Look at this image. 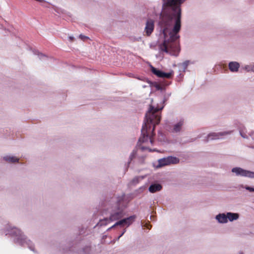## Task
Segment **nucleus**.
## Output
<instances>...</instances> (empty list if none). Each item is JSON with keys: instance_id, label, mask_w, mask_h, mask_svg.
I'll return each instance as SVG.
<instances>
[{"instance_id": "nucleus-14", "label": "nucleus", "mask_w": 254, "mask_h": 254, "mask_svg": "<svg viewBox=\"0 0 254 254\" xmlns=\"http://www.w3.org/2000/svg\"><path fill=\"white\" fill-rule=\"evenodd\" d=\"M146 176H139L134 177L129 182L130 186H135L141 180L145 178Z\"/></svg>"}, {"instance_id": "nucleus-21", "label": "nucleus", "mask_w": 254, "mask_h": 254, "mask_svg": "<svg viewBox=\"0 0 254 254\" xmlns=\"http://www.w3.org/2000/svg\"><path fill=\"white\" fill-rule=\"evenodd\" d=\"M245 188L250 192H254V188L246 186L245 187Z\"/></svg>"}, {"instance_id": "nucleus-6", "label": "nucleus", "mask_w": 254, "mask_h": 254, "mask_svg": "<svg viewBox=\"0 0 254 254\" xmlns=\"http://www.w3.org/2000/svg\"><path fill=\"white\" fill-rule=\"evenodd\" d=\"M136 216L135 215L130 216L128 217L122 219L118 221L114 225L108 229V230L119 226L120 227L127 228L131 225L135 221Z\"/></svg>"}, {"instance_id": "nucleus-4", "label": "nucleus", "mask_w": 254, "mask_h": 254, "mask_svg": "<svg viewBox=\"0 0 254 254\" xmlns=\"http://www.w3.org/2000/svg\"><path fill=\"white\" fill-rule=\"evenodd\" d=\"M179 161L180 160L177 157L170 156L159 159L157 162V164L154 165V166L158 168L172 164H176L179 163Z\"/></svg>"}, {"instance_id": "nucleus-10", "label": "nucleus", "mask_w": 254, "mask_h": 254, "mask_svg": "<svg viewBox=\"0 0 254 254\" xmlns=\"http://www.w3.org/2000/svg\"><path fill=\"white\" fill-rule=\"evenodd\" d=\"M184 125V121L180 120L175 124L173 126L172 131L174 133H177L180 132L183 126Z\"/></svg>"}, {"instance_id": "nucleus-29", "label": "nucleus", "mask_w": 254, "mask_h": 254, "mask_svg": "<svg viewBox=\"0 0 254 254\" xmlns=\"http://www.w3.org/2000/svg\"><path fill=\"white\" fill-rule=\"evenodd\" d=\"M146 227H147V228L148 229H149V228H150L149 226H146Z\"/></svg>"}, {"instance_id": "nucleus-13", "label": "nucleus", "mask_w": 254, "mask_h": 254, "mask_svg": "<svg viewBox=\"0 0 254 254\" xmlns=\"http://www.w3.org/2000/svg\"><path fill=\"white\" fill-rule=\"evenodd\" d=\"M3 160L8 163H17L19 161V158L12 155H6L3 157Z\"/></svg>"}, {"instance_id": "nucleus-15", "label": "nucleus", "mask_w": 254, "mask_h": 254, "mask_svg": "<svg viewBox=\"0 0 254 254\" xmlns=\"http://www.w3.org/2000/svg\"><path fill=\"white\" fill-rule=\"evenodd\" d=\"M240 67V64L236 62H230L229 64V69L232 72H237Z\"/></svg>"}, {"instance_id": "nucleus-3", "label": "nucleus", "mask_w": 254, "mask_h": 254, "mask_svg": "<svg viewBox=\"0 0 254 254\" xmlns=\"http://www.w3.org/2000/svg\"><path fill=\"white\" fill-rule=\"evenodd\" d=\"M4 233L5 235L9 234L13 236L15 243L21 246H27L31 251H34V246L32 243L28 240L17 228L9 226L8 229Z\"/></svg>"}, {"instance_id": "nucleus-7", "label": "nucleus", "mask_w": 254, "mask_h": 254, "mask_svg": "<svg viewBox=\"0 0 254 254\" xmlns=\"http://www.w3.org/2000/svg\"><path fill=\"white\" fill-rule=\"evenodd\" d=\"M232 172L237 176L254 179V172L253 171L247 170L240 167H235L232 169Z\"/></svg>"}, {"instance_id": "nucleus-27", "label": "nucleus", "mask_w": 254, "mask_h": 254, "mask_svg": "<svg viewBox=\"0 0 254 254\" xmlns=\"http://www.w3.org/2000/svg\"><path fill=\"white\" fill-rule=\"evenodd\" d=\"M240 134H241V136L244 138L247 137L246 135L243 134L241 131H240Z\"/></svg>"}, {"instance_id": "nucleus-11", "label": "nucleus", "mask_w": 254, "mask_h": 254, "mask_svg": "<svg viewBox=\"0 0 254 254\" xmlns=\"http://www.w3.org/2000/svg\"><path fill=\"white\" fill-rule=\"evenodd\" d=\"M222 134L221 132H213L208 134L206 137V140L208 141L211 140L219 139L221 137Z\"/></svg>"}, {"instance_id": "nucleus-5", "label": "nucleus", "mask_w": 254, "mask_h": 254, "mask_svg": "<svg viewBox=\"0 0 254 254\" xmlns=\"http://www.w3.org/2000/svg\"><path fill=\"white\" fill-rule=\"evenodd\" d=\"M166 101L165 96H154L151 99V102L149 108L154 109H157L160 112L163 109L164 106V103Z\"/></svg>"}, {"instance_id": "nucleus-1", "label": "nucleus", "mask_w": 254, "mask_h": 254, "mask_svg": "<svg viewBox=\"0 0 254 254\" xmlns=\"http://www.w3.org/2000/svg\"><path fill=\"white\" fill-rule=\"evenodd\" d=\"M161 118V112L149 107L145 114L144 124L141 129V136L139 139L141 150H148L150 152L155 151V149L152 150L149 147L153 144L154 130L155 126L159 124Z\"/></svg>"}, {"instance_id": "nucleus-20", "label": "nucleus", "mask_w": 254, "mask_h": 254, "mask_svg": "<svg viewBox=\"0 0 254 254\" xmlns=\"http://www.w3.org/2000/svg\"><path fill=\"white\" fill-rule=\"evenodd\" d=\"M244 68L246 71L248 72L252 71V64L245 65Z\"/></svg>"}, {"instance_id": "nucleus-12", "label": "nucleus", "mask_w": 254, "mask_h": 254, "mask_svg": "<svg viewBox=\"0 0 254 254\" xmlns=\"http://www.w3.org/2000/svg\"><path fill=\"white\" fill-rule=\"evenodd\" d=\"M162 186L158 183H154L151 184L148 188V190L151 193H154L161 190Z\"/></svg>"}, {"instance_id": "nucleus-23", "label": "nucleus", "mask_w": 254, "mask_h": 254, "mask_svg": "<svg viewBox=\"0 0 254 254\" xmlns=\"http://www.w3.org/2000/svg\"><path fill=\"white\" fill-rule=\"evenodd\" d=\"M156 88L158 90H162V87L159 84H157L156 86Z\"/></svg>"}, {"instance_id": "nucleus-18", "label": "nucleus", "mask_w": 254, "mask_h": 254, "mask_svg": "<svg viewBox=\"0 0 254 254\" xmlns=\"http://www.w3.org/2000/svg\"><path fill=\"white\" fill-rule=\"evenodd\" d=\"M172 75H173V72H168V73H166V72H163L161 77L169 79L172 77Z\"/></svg>"}, {"instance_id": "nucleus-25", "label": "nucleus", "mask_w": 254, "mask_h": 254, "mask_svg": "<svg viewBox=\"0 0 254 254\" xmlns=\"http://www.w3.org/2000/svg\"><path fill=\"white\" fill-rule=\"evenodd\" d=\"M126 232V229H125L123 232H122V233H121L120 234V235L118 237V240H119L123 235Z\"/></svg>"}, {"instance_id": "nucleus-24", "label": "nucleus", "mask_w": 254, "mask_h": 254, "mask_svg": "<svg viewBox=\"0 0 254 254\" xmlns=\"http://www.w3.org/2000/svg\"><path fill=\"white\" fill-rule=\"evenodd\" d=\"M126 232V229H125L123 232H122V233H121L120 234V235L118 237V240H119L123 235Z\"/></svg>"}, {"instance_id": "nucleus-2", "label": "nucleus", "mask_w": 254, "mask_h": 254, "mask_svg": "<svg viewBox=\"0 0 254 254\" xmlns=\"http://www.w3.org/2000/svg\"><path fill=\"white\" fill-rule=\"evenodd\" d=\"M124 206L121 200L117 198H112L108 203L107 211L109 217L101 220L98 223L100 226L106 225L111 222L118 220L125 215Z\"/></svg>"}, {"instance_id": "nucleus-22", "label": "nucleus", "mask_w": 254, "mask_h": 254, "mask_svg": "<svg viewBox=\"0 0 254 254\" xmlns=\"http://www.w3.org/2000/svg\"><path fill=\"white\" fill-rule=\"evenodd\" d=\"M79 38L81 40H84V41L88 39V37H87V36H84V35H83L82 34L80 35Z\"/></svg>"}, {"instance_id": "nucleus-17", "label": "nucleus", "mask_w": 254, "mask_h": 254, "mask_svg": "<svg viewBox=\"0 0 254 254\" xmlns=\"http://www.w3.org/2000/svg\"><path fill=\"white\" fill-rule=\"evenodd\" d=\"M136 155V150H133L129 155L128 161L127 163V166L129 165L130 162L134 158Z\"/></svg>"}, {"instance_id": "nucleus-9", "label": "nucleus", "mask_w": 254, "mask_h": 254, "mask_svg": "<svg viewBox=\"0 0 254 254\" xmlns=\"http://www.w3.org/2000/svg\"><path fill=\"white\" fill-rule=\"evenodd\" d=\"M154 29V22L153 20L149 19L146 21L144 32L146 36H149Z\"/></svg>"}, {"instance_id": "nucleus-26", "label": "nucleus", "mask_w": 254, "mask_h": 254, "mask_svg": "<svg viewBox=\"0 0 254 254\" xmlns=\"http://www.w3.org/2000/svg\"><path fill=\"white\" fill-rule=\"evenodd\" d=\"M126 232V229H125L123 232H122V233H121L120 234V235L118 237V240H119L123 235Z\"/></svg>"}, {"instance_id": "nucleus-8", "label": "nucleus", "mask_w": 254, "mask_h": 254, "mask_svg": "<svg viewBox=\"0 0 254 254\" xmlns=\"http://www.w3.org/2000/svg\"><path fill=\"white\" fill-rule=\"evenodd\" d=\"M239 216V214L237 213L228 212L226 214H223V223H226L228 221L232 222L237 220Z\"/></svg>"}, {"instance_id": "nucleus-16", "label": "nucleus", "mask_w": 254, "mask_h": 254, "mask_svg": "<svg viewBox=\"0 0 254 254\" xmlns=\"http://www.w3.org/2000/svg\"><path fill=\"white\" fill-rule=\"evenodd\" d=\"M151 70L154 74L156 75L159 77H161L163 71L153 66H151Z\"/></svg>"}, {"instance_id": "nucleus-28", "label": "nucleus", "mask_w": 254, "mask_h": 254, "mask_svg": "<svg viewBox=\"0 0 254 254\" xmlns=\"http://www.w3.org/2000/svg\"><path fill=\"white\" fill-rule=\"evenodd\" d=\"M252 71L254 72V64H252Z\"/></svg>"}, {"instance_id": "nucleus-19", "label": "nucleus", "mask_w": 254, "mask_h": 254, "mask_svg": "<svg viewBox=\"0 0 254 254\" xmlns=\"http://www.w3.org/2000/svg\"><path fill=\"white\" fill-rule=\"evenodd\" d=\"M215 219L217 220V221L220 223H222V214H219L218 215H216L215 217Z\"/></svg>"}]
</instances>
